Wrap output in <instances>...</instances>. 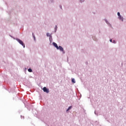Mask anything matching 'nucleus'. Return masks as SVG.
<instances>
[{
  "mask_svg": "<svg viewBox=\"0 0 126 126\" xmlns=\"http://www.w3.org/2000/svg\"><path fill=\"white\" fill-rule=\"evenodd\" d=\"M43 90L44 92H46V93H49V90H48L47 88H46L45 87L43 88Z\"/></svg>",
  "mask_w": 126,
  "mask_h": 126,
  "instance_id": "2",
  "label": "nucleus"
},
{
  "mask_svg": "<svg viewBox=\"0 0 126 126\" xmlns=\"http://www.w3.org/2000/svg\"><path fill=\"white\" fill-rule=\"evenodd\" d=\"M71 108H72V106H69L68 109H67L66 110V112H68V111H69V110H70V109H71Z\"/></svg>",
  "mask_w": 126,
  "mask_h": 126,
  "instance_id": "6",
  "label": "nucleus"
},
{
  "mask_svg": "<svg viewBox=\"0 0 126 126\" xmlns=\"http://www.w3.org/2000/svg\"><path fill=\"white\" fill-rule=\"evenodd\" d=\"M47 37H50V33H47Z\"/></svg>",
  "mask_w": 126,
  "mask_h": 126,
  "instance_id": "10",
  "label": "nucleus"
},
{
  "mask_svg": "<svg viewBox=\"0 0 126 126\" xmlns=\"http://www.w3.org/2000/svg\"><path fill=\"white\" fill-rule=\"evenodd\" d=\"M28 71H29V72H32V69L29 68V69H28Z\"/></svg>",
  "mask_w": 126,
  "mask_h": 126,
  "instance_id": "7",
  "label": "nucleus"
},
{
  "mask_svg": "<svg viewBox=\"0 0 126 126\" xmlns=\"http://www.w3.org/2000/svg\"><path fill=\"white\" fill-rule=\"evenodd\" d=\"M34 35V33H32V35ZM33 37L34 40H35L36 38L35 37V36L33 35Z\"/></svg>",
  "mask_w": 126,
  "mask_h": 126,
  "instance_id": "11",
  "label": "nucleus"
},
{
  "mask_svg": "<svg viewBox=\"0 0 126 126\" xmlns=\"http://www.w3.org/2000/svg\"><path fill=\"white\" fill-rule=\"evenodd\" d=\"M113 43H114V44H116V41H115V40H114Z\"/></svg>",
  "mask_w": 126,
  "mask_h": 126,
  "instance_id": "12",
  "label": "nucleus"
},
{
  "mask_svg": "<svg viewBox=\"0 0 126 126\" xmlns=\"http://www.w3.org/2000/svg\"><path fill=\"white\" fill-rule=\"evenodd\" d=\"M72 82L73 83H75V80H74V79H72Z\"/></svg>",
  "mask_w": 126,
  "mask_h": 126,
  "instance_id": "8",
  "label": "nucleus"
},
{
  "mask_svg": "<svg viewBox=\"0 0 126 126\" xmlns=\"http://www.w3.org/2000/svg\"><path fill=\"white\" fill-rule=\"evenodd\" d=\"M53 45L54 46V47H55V48H56L57 50H59V46H58V44L56 43V42H53Z\"/></svg>",
  "mask_w": 126,
  "mask_h": 126,
  "instance_id": "3",
  "label": "nucleus"
},
{
  "mask_svg": "<svg viewBox=\"0 0 126 126\" xmlns=\"http://www.w3.org/2000/svg\"><path fill=\"white\" fill-rule=\"evenodd\" d=\"M110 42H112V39H110Z\"/></svg>",
  "mask_w": 126,
  "mask_h": 126,
  "instance_id": "13",
  "label": "nucleus"
},
{
  "mask_svg": "<svg viewBox=\"0 0 126 126\" xmlns=\"http://www.w3.org/2000/svg\"><path fill=\"white\" fill-rule=\"evenodd\" d=\"M117 14H118V15L119 17V16H121V14L120 13V12H118V13H117Z\"/></svg>",
  "mask_w": 126,
  "mask_h": 126,
  "instance_id": "9",
  "label": "nucleus"
},
{
  "mask_svg": "<svg viewBox=\"0 0 126 126\" xmlns=\"http://www.w3.org/2000/svg\"><path fill=\"white\" fill-rule=\"evenodd\" d=\"M119 18L120 20H121L122 21H124V18H123V17H122L121 16H120L119 17Z\"/></svg>",
  "mask_w": 126,
  "mask_h": 126,
  "instance_id": "5",
  "label": "nucleus"
},
{
  "mask_svg": "<svg viewBox=\"0 0 126 126\" xmlns=\"http://www.w3.org/2000/svg\"><path fill=\"white\" fill-rule=\"evenodd\" d=\"M17 41H18V42H19V43L22 45V46H23L24 47V48H25V44H24V43H23V41H22L21 40L19 39H17Z\"/></svg>",
  "mask_w": 126,
  "mask_h": 126,
  "instance_id": "1",
  "label": "nucleus"
},
{
  "mask_svg": "<svg viewBox=\"0 0 126 126\" xmlns=\"http://www.w3.org/2000/svg\"><path fill=\"white\" fill-rule=\"evenodd\" d=\"M59 48V50H60V51H61V52H63V47L59 46L58 47Z\"/></svg>",
  "mask_w": 126,
  "mask_h": 126,
  "instance_id": "4",
  "label": "nucleus"
}]
</instances>
